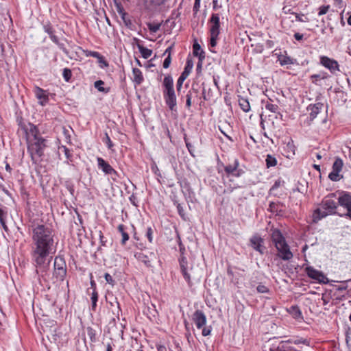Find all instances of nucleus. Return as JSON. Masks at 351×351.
Instances as JSON below:
<instances>
[{
    "label": "nucleus",
    "instance_id": "1",
    "mask_svg": "<svg viewBox=\"0 0 351 351\" xmlns=\"http://www.w3.org/2000/svg\"><path fill=\"white\" fill-rule=\"evenodd\" d=\"M30 227L32 232V257L37 267V274L43 277L49 264V261L46 263L47 258L56 252L53 235L51 229L44 224L33 222Z\"/></svg>",
    "mask_w": 351,
    "mask_h": 351
},
{
    "label": "nucleus",
    "instance_id": "2",
    "mask_svg": "<svg viewBox=\"0 0 351 351\" xmlns=\"http://www.w3.org/2000/svg\"><path fill=\"white\" fill-rule=\"evenodd\" d=\"M22 128L25 131L27 152L29 154L33 163L40 161L44 156L45 149L48 146V141L43 136L38 126L28 123L23 125Z\"/></svg>",
    "mask_w": 351,
    "mask_h": 351
},
{
    "label": "nucleus",
    "instance_id": "3",
    "mask_svg": "<svg viewBox=\"0 0 351 351\" xmlns=\"http://www.w3.org/2000/svg\"><path fill=\"white\" fill-rule=\"evenodd\" d=\"M336 197L335 193H330L326 196L322 201L321 208L315 209L313 213V222L317 223L323 218L329 215H335L337 213V203L333 199Z\"/></svg>",
    "mask_w": 351,
    "mask_h": 351
},
{
    "label": "nucleus",
    "instance_id": "4",
    "mask_svg": "<svg viewBox=\"0 0 351 351\" xmlns=\"http://www.w3.org/2000/svg\"><path fill=\"white\" fill-rule=\"evenodd\" d=\"M162 93L166 105L171 111L176 110L177 99L171 75H167L162 82Z\"/></svg>",
    "mask_w": 351,
    "mask_h": 351
},
{
    "label": "nucleus",
    "instance_id": "5",
    "mask_svg": "<svg viewBox=\"0 0 351 351\" xmlns=\"http://www.w3.org/2000/svg\"><path fill=\"white\" fill-rule=\"evenodd\" d=\"M66 275V264L64 258L61 256H57L54 258L53 280L54 282H62Z\"/></svg>",
    "mask_w": 351,
    "mask_h": 351
},
{
    "label": "nucleus",
    "instance_id": "6",
    "mask_svg": "<svg viewBox=\"0 0 351 351\" xmlns=\"http://www.w3.org/2000/svg\"><path fill=\"white\" fill-rule=\"evenodd\" d=\"M192 320L198 329H202V335L206 337L210 335L212 331L211 326H206V317L201 310H196L192 315Z\"/></svg>",
    "mask_w": 351,
    "mask_h": 351
},
{
    "label": "nucleus",
    "instance_id": "7",
    "mask_svg": "<svg viewBox=\"0 0 351 351\" xmlns=\"http://www.w3.org/2000/svg\"><path fill=\"white\" fill-rule=\"evenodd\" d=\"M134 256L138 261L142 262L147 267H152L153 264L156 263L158 258L156 252L150 251L147 249L136 252Z\"/></svg>",
    "mask_w": 351,
    "mask_h": 351
},
{
    "label": "nucleus",
    "instance_id": "8",
    "mask_svg": "<svg viewBox=\"0 0 351 351\" xmlns=\"http://www.w3.org/2000/svg\"><path fill=\"white\" fill-rule=\"evenodd\" d=\"M304 271L308 277L313 279L315 282L324 285L329 283L328 278L322 271H319L312 266H307Z\"/></svg>",
    "mask_w": 351,
    "mask_h": 351
},
{
    "label": "nucleus",
    "instance_id": "9",
    "mask_svg": "<svg viewBox=\"0 0 351 351\" xmlns=\"http://www.w3.org/2000/svg\"><path fill=\"white\" fill-rule=\"evenodd\" d=\"M338 204L346 210L344 216L351 220V193L348 191L340 192Z\"/></svg>",
    "mask_w": 351,
    "mask_h": 351
},
{
    "label": "nucleus",
    "instance_id": "10",
    "mask_svg": "<svg viewBox=\"0 0 351 351\" xmlns=\"http://www.w3.org/2000/svg\"><path fill=\"white\" fill-rule=\"evenodd\" d=\"M343 165V160L339 158H337L332 165V171L328 175L330 180L337 182L343 178V176L339 174L342 170Z\"/></svg>",
    "mask_w": 351,
    "mask_h": 351
},
{
    "label": "nucleus",
    "instance_id": "11",
    "mask_svg": "<svg viewBox=\"0 0 351 351\" xmlns=\"http://www.w3.org/2000/svg\"><path fill=\"white\" fill-rule=\"evenodd\" d=\"M320 64L328 69L332 74L336 73L337 71H339V64L338 62L327 56H322L320 57Z\"/></svg>",
    "mask_w": 351,
    "mask_h": 351
},
{
    "label": "nucleus",
    "instance_id": "12",
    "mask_svg": "<svg viewBox=\"0 0 351 351\" xmlns=\"http://www.w3.org/2000/svg\"><path fill=\"white\" fill-rule=\"evenodd\" d=\"M250 246L261 254L265 253L266 247L264 246V239L258 234H254L250 239Z\"/></svg>",
    "mask_w": 351,
    "mask_h": 351
},
{
    "label": "nucleus",
    "instance_id": "13",
    "mask_svg": "<svg viewBox=\"0 0 351 351\" xmlns=\"http://www.w3.org/2000/svg\"><path fill=\"white\" fill-rule=\"evenodd\" d=\"M278 251V256L283 261L291 260L293 254L290 250V247L287 242L275 247Z\"/></svg>",
    "mask_w": 351,
    "mask_h": 351
},
{
    "label": "nucleus",
    "instance_id": "14",
    "mask_svg": "<svg viewBox=\"0 0 351 351\" xmlns=\"http://www.w3.org/2000/svg\"><path fill=\"white\" fill-rule=\"evenodd\" d=\"M44 30L46 33H47L49 35V37L51 40L56 43L58 47L65 53L68 54L69 51L64 47V45L63 43H60L58 37L54 34V29L53 27L51 25V24H46L43 27Z\"/></svg>",
    "mask_w": 351,
    "mask_h": 351
},
{
    "label": "nucleus",
    "instance_id": "15",
    "mask_svg": "<svg viewBox=\"0 0 351 351\" xmlns=\"http://www.w3.org/2000/svg\"><path fill=\"white\" fill-rule=\"evenodd\" d=\"M192 68H193V63L190 60H188L186 62V65L184 69V71L181 73V75H180L179 78L177 80L176 90H177L178 93H180V91L182 88L183 82L189 76V73L191 71Z\"/></svg>",
    "mask_w": 351,
    "mask_h": 351
},
{
    "label": "nucleus",
    "instance_id": "16",
    "mask_svg": "<svg viewBox=\"0 0 351 351\" xmlns=\"http://www.w3.org/2000/svg\"><path fill=\"white\" fill-rule=\"evenodd\" d=\"M210 23V34L220 33V16L218 13L212 14L210 19L208 21Z\"/></svg>",
    "mask_w": 351,
    "mask_h": 351
},
{
    "label": "nucleus",
    "instance_id": "17",
    "mask_svg": "<svg viewBox=\"0 0 351 351\" xmlns=\"http://www.w3.org/2000/svg\"><path fill=\"white\" fill-rule=\"evenodd\" d=\"M98 168L101 169L105 174L117 175V171L112 167L101 157L97 158Z\"/></svg>",
    "mask_w": 351,
    "mask_h": 351
},
{
    "label": "nucleus",
    "instance_id": "18",
    "mask_svg": "<svg viewBox=\"0 0 351 351\" xmlns=\"http://www.w3.org/2000/svg\"><path fill=\"white\" fill-rule=\"evenodd\" d=\"M239 161L234 160L232 165H228L224 167V171L228 176L232 175L235 177H240L244 171L243 169H239Z\"/></svg>",
    "mask_w": 351,
    "mask_h": 351
},
{
    "label": "nucleus",
    "instance_id": "19",
    "mask_svg": "<svg viewBox=\"0 0 351 351\" xmlns=\"http://www.w3.org/2000/svg\"><path fill=\"white\" fill-rule=\"evenodd\" d=\"M179 263H180V271L181 273L185 279V280L187 282L189 287L192 286V283L191 281V275L188 272V262L186 260V258L181 256L179 258Z\"/></svg>",
    "mask_w": 351,
    "mask_h": 351
},
{
    "label": "nucleus",
    "instance_id": "20",
    "mask_svg": "<svg viewBox=\"0 0 351 351\" xmlns=\"http://www.w3.org/2000/svg\"><path fill=\"white\" fill-rule=\"evenodd\" d=\"M271 239L275 247L287 242L282 233L277 228L271 229Z\"/></svg>",
    "mask_w": 351,
    "mask_h": 351
},
{
    "label": "nucleus",
    "instance_id": "21",
    "mask_svg": "<svg viewBox=\"0 0 351 351\" xmlns=\"http://www.w3.org/2000/svg\"><path fill=\"white\" fill-rule=\"evenodd\" d=\"M34 94L36 98L39 100V104L45 106L49 101V95L47 92L43 88L36 86L34 88Z\"/></svg>",
    "mask_w": 351,
    "mask_h": 351
},
{
    "label": "nucleus",
    "instance_id": "22",
    "mask_svg": "<svg viewBox=\"0 0 351 351\" xmlns=\"http://www.w3.org/2000/svg\"><path fill=\"white\" fill-rule=\"evenodd\" d=\"M285 205L280 202H271L269 204L268 210L276 215H282L285 213Z\"/></svg>",
    "mask_w": 351,
    "mask_h": 351
},
{
    "label": "nucleus",
    "instance_id": "23",
    "mask_svg": "<svg viewBox=\"0 0 351 351\" xmlns=\"http://www.w3.org/2000/svg\"><path fill=\"white\" fill-rule=\"evenodd\" d=\"M323 107V104L318 102L315 104H311L307 107V110L309 111L311 120H313L317 115L319 113Z\"/></svg>",
    "mask_w": 351,
    "mask_h": 351
},
{
    "label": "nucleus",
    "instance_id": "24",
    "mask_svg": "<svg viewBox=\"0 0 351 351\" xmlns=\"http://www.w3.org/2000/svg\"><path fill=\"white\" fill-rule=\"evenodd\" d=\"M278 61L281 66L294 64L297 62L296 59H293L287 54H279L278 56Z\"/></svg>",
    "mask_w": 351,
    "mask_h": 351
},
{
    "label": "nucleus",
    "instance_id": "25",
    "mask_svg": "<svg viewBox=\"0 0 351 351\" xmlns=\"http://www.w3.org/2000/svg\"><path fill=\"white\" fill-rule=\"evenodd\" d=\"M262 104L264 105L265 109L269 110L271 112H277L279 110V107L277 104H272V100L268 98L267 100L263 99Z\"/></svg>",
    "mask_w": 351,
    "mask_h": 351
},
{
    "label": "nucleus",
    "instance_id": "26",
    "mask_svg": "<svg viewBox=\"0 0 351 351\" xmlns=\"http://www.w3.org/2000/svg\"><path fill=\"white\" fill-rule=\"evenodd\" d=\"M193 55L195 56H198L199 60L202 62V60L205 58L204 51L202 50L201 46L197 43H195L193 44Z\"/></svg>",
    "mask_w": 351,
    "mask_h": 351
},
{
    "label": "nucleus",
    "instance_id": "27",
    "mask_svg": "<svg viewBox=\"0 0 351 351\" xmlns=\"http://www.w3.org/2000/svg\"><path fill=\"white\" fill-rule=\"evenodd\" d=\"M133 73V81L137 84L140 85L143 82V76L141 70L138 68H134L132 70Z\"/></svg>",
    "mask_w": 351,
    "mask_h": 351
},
{
    "label": "nucleus",
    "instance_id": "28",
    "mask_svg": "<svg viewBox=\"0 0 351 351\" xmlns=\"http://www.w3.org/2000/svg\"><path fill=\"white\" fill-rule=\"evenodd\" d=\"M288 312L295 319L302 318V312L298 306H291L289 309Z\"/></svg>",
    "mask_w": 351,
    "mask_h": 351
},
{
    "label": "nucleus",
    "instance_id": "29",
    "mask_svg": "<svg viewBox=\"0 0 351 351\" xmlns=\"http://www.w3.org/2000/svg\"><path fill=\"white\" fill-rule=\"evenodd\" d=\"M137 47L143 58L148 59L152 56V50L145 47L141 44H137Z\"/></svg>",
    "mask_w": 351,
    "mask_h": 351
},
{
    "label": "nucleus",
    "instance_id": "30",
    "mask_svg": "<svg viewBox=\"0 0 351 351\" xmlns=\"http://www.w3.org/2000/svg\"><path fill=\"white\" fill-rule=\"evenodd\" d=\"M239 104L244 112H247L250 110V105L247 99L240 97L239 98Z\"/></svg>",
    "mask_w": 351,
    "mask_h": 351
},
{
    "label": "nucleus",
    "instance_id": "31",
    "mask_svg": "<svg viewBox=\"0 0 351 351\" xmlns=\"http://www.w3.org/2000/svg\"><path fill=\"white\" fill-rule=\"evenodd\" d=\"M118 230L122 235L121 243L124 245L129 239V234L125 232V227L123 224H119L118 226Z\"/></svg>",
    "mask_w": 351,
    "mask_h": 351
},
{
    "label": "nucleus",
    "instance_id": "32",
    "mask_svg": "<svg viewBox=\"0 0 351 351\" xmlns=\"http://www.w3.org/2000/svg\"><path fill=\"white\" fill-rule=\"evenodd\" d=\"M265 163L267 168L275 167L277 165V159L274 156L267 154L265 159Z\"/></svg>",
    "mask_w": 351,
    "mask_h": 351
},
{
    "label": "nucleus",
    "instance_id": "33",
    "mask_svg": "<svg viewBox=\"0 0 351 351\" xmlns=\"http://www.w3.org/2000/svg\"><path fill=\"white\" fill-rule=\"evenodd\" d=\"M59 150H62L67 159L66 163L70 164L71 162H73V155L71 153V151L69 148H67L66 146H61L59 147Z\"/></svg>",
    "mask_w": 351,
    "mask_h": 351
},
{
    "label": "nucleus",
    "instance_id": "34",
    "mask_svg": "<svg viewBox=\"0 0 351 351\" xmlns=\"http://www.w3.org/2000/svg\"><path fill=\"white\" fill-rule=\"evenodd\" d=\"M104 82L102 80H97L94 83V86L99 91L104 93H108L110 91V88L104 87Z\"/></svg>",
    "mask_w": 351,
    "mask_h": 351
},
{
    "label": "nucleus",
    "instance_id": "35",
    "mask_svg": "<svg viewBox=\"0 0 351 351\" xmlns=\"http://www.w3.org/2000/svg\"><path fill=\"white\" fill-rule=\"evenodd\" d=\"M87 335L89 337L91 342H95L96 339V331L91 327H87L86 328Z\"/></svg>",
    "mask_w": 351,
    "mask_h": 351
},
{
    "label": "nucleus",
    "instance_id": "36",
    "mask_svg": "<svg viewBox=\"0 0 351 351\" xmlns=\"http://www.w3.org/2000/svg\"><path fill=\"white\" fill-rule=\"evenodd\" d=\"M326 78V76L325 75V73L323 74H313L311 75L310 79L313 84H317V82L319 80H324Z\"/></svg>",
    "mask_w": 351,
    "mask_h": 351
},
{
    "label": "nucleus",
    "instance_id": "37",
    "mask_svg": "<svg viewBox=\"0 0 351 351\" xmlns=\"http://www.w3.org/2000/svg\"><path fill=\"white\" fill-rule=\"evenodd\" d=\"M62 75L66 82H69L72 77V72L71 69L64 68L62 71Z\"/></svg>",
    "mask_w": 351,
    "mask_h": 351
},
{
    "label": "nucleus",
    "instance_id": "38",
    "mask_svg": "<svg viewBox=\"0 0 351 351\" xmlns=\"http://www.w3.org/2000/svg\"><path fill=\"white\" fill-rule=\"evenodd\" d=\"M292 14L295 16V19L297 21L300 22H308L309 19L308 17L305 16L304 14H298L296 12H291Z\"/></svg>",
    "mask_w": 351,
    "mask_h": 351
},
{
    "label": "nucleus",
    "instance_id": "39",
    "mask_svg": "<svg viewBox=\"0 0 351 351\" xmlns=\"http://www.w3.org/2000/svg\"><path fill=\"white\" fill-rule=\"evenodd\" d=\"M103 142L105 143L109 149H112L114 144L110 140V136L108 133H105V136L103 138Z\"/></svg>",
    "mask_w": 351,
    "mask_h": 351
},
{
    "label": "nucleus",
    "instance_id": "40",
    "mask_svg": "<svg viewBox=\"0 0 351 351\" xmlns=\"http://www.w3.org/2000/svg\"><path fill=\"white\" fill-rule=\"evenodd\" d=\"M160 25H161L160 23H149L147 24V27H148L149 29L150 30V32H154V33H156L159 30Z\"/></svg>",
    "mask_w": 351,
    "mask_h": 351
},
{
    "label": "nucleus",
    "instance_id": "41",
    "mask_svg": "<svg viewBox=\"0 0 351 351\" xmlns=\"http://www.w3.org/2000/svg\"><path fill=\"white\" fill-rule=\"evenodd\" d=\"M219 34H210V45L212 47H215L217 45V40Z\"/></svg>",
    "mask_w": 351,
    "mask_h": 351
},
{
    "label": "nucleus",
    "instance_id": "42",
    "mask_svg": "<svg viewBox=\"0 0 351 351\" xmlns=\"http://www.w3.org/2000/svg\"><path fill=\"white\" fill-rule=\"evenodd\" d=\"M192 93L191 90L188 91L186 95V107L189 109L191 107Z\"/></svg>",
    "mask_w": 351,
    "mask_h": 351
},
{
    "label": "nucleus",
    "instance_id": "43",
    "mask_svg": "<svg viewBox=\"0 0 351 351\" xmlns=\"http://www.w3.org/2000/svg\"><path fill=\"white\" fill-rule=\"evenodd\" d=\"M153 229L151 227H148L146 230L145 236L147 238L149 243L153 241Z\"/></svg>",
    "mask_w": 351,
    "mask_h": 351
},
{
    "label": "nucleus",
    "instance_id": "44",
    "mask_svg": "<svg viewBox=\"0 0 351 351\" xmlns=\"http://www.w3.org/2000/svg\"><path fill=\"white\" fill-rule=\"evenodd\" d=\"M256 290L258 293H268L269 289L263 285H258L256 287Z\"/></svg>",
    "mask_w": 351,
    "mask_h": 351
},
{
    "label": "nucleus",
    "instance_id": "45",
    "mask_svg": "<svg viewBox=\"0 0 351 351\" xmlns=\"http://www.w3.org/2000/svg\"><path fill=\"white\" fill-rule=\"evenodd\" d=\"M329 8H330V5H329L321 6L319 8L318 15L321 16V15L326 14L327 12L328 11Z\"/></svg>",
    "mask_w": 351,
    "mask_h": 351
},
{
    "label": "nucleus",
    "instance_id": "46",
    "mask_svg": "<svg viewBox=\"0 0 351 351\" xmlns=\"http://www.w3.org/2000/svg\"><path fill=\"white\" fill-rule=\"evenodd\" d=\"M104 278L108 284L111 285L112 286L114 285L115 281L108 273H106L104 274Z\"/></svg>",
    "mask_w": 351,
    "mask_h": 351
},
{
    "label": "nucleus",
    "instance_id": "47",
    "mask_svg": "<svg viewBox=\"0 0 351 351\" xmlns=\"http://www.w3.org/2000/svg\"><path fill=\"white\" fill-rule=\"evenodd\" d=\"M99 63L101 64V67H107L108 66V62L104 59V58L100 55V58H97Z\"/></svg>",
    "mask_w": 351,
    "mask_h": 351
},
{
    "label": "nucleus",
    "instance_id": "48",
    "mask_svg": "<svg viewBox=\"0 0 351 351\" xmlns=\"http://www.w3.org/2000/svg\"><path fill=\"white\" fill-rule=\"evenodd\" d=\"M86 56H90L93 58H100V53L97 51H86Z\"/></svg>",
    "mask_w": 351,
    "mask_h": 351
},
{
    "label": "nucleus",
    "instance_id": "49",
    "mask_svg": "<svg viewBox=\"0 0 351 351\" xmlns=\"http://www.w3.org/2000/svg\"><path fill=\"white\" fill-rule=\"evenodd\" d=\"M171 56H167V57L165 59V60L163 62V64H162L163 67L165 69L169 68L171 64Z\"/></svg>",
    "mask_w": 351,
    "mask_h": 351
},
{
    "label": "nucleus",
    "instance_id": "50",
    "mask_svg": "<svg viewBox=\"0 0 351 351\" xmlns=\"http://www.w3.org/2000/svg\"><path fill=\"white\" fill-rule=\"evenodd\" d=\"M99 240L101 246L106 247L107 245V240L105 239V237L103 235L101 231H99Z\"/></svg>",
    "mask_w": 351,
    "mask_h": 351
},
{
    "label": "nucleus",
    "instance_id": "51",
    "mask_svg": "<svg viewBox=\"0 0 351 351\" xmlns=\"http://www.w3.org/2000/svg\"><path fill=\"white\" fill-rule=\"evenodd\" d=\"M173 46H174V44L173 43L169 47H168L167 48V49L165 51V52L163 53L162 56L167 55V56H171V51L173 48Z\"/></svg>",
    "mask_w": 351,
    "mask_h": 351
},
{
    "label": "nucleus",
    "instance_id": "52",
    "mask_svg": "<svg viewBox=\"0 0 351 351\" xmlns=\"http://www.w3.org/2000/svg\"><path fill=\"white\" fill-rule=\"evenodd\" d=\"M281 180H278L275 182V183L274 184V185L271 186V188L270 189V192H271L272 191H274L276 190V189H278L280 185H281Z\"/></svg>",
    "mask_w": 351,
    "mask_h": 351
},
{
    "label": "nucleus",
    "instance_id": "53",
    "mask_svg": "<svg viewBox=\"0 0 351 351\" xmlns=\"http://www.w3.org/2000/svg\"><path fill=\"white\" fill-rule=\"evenodd\" d=\"M90 300L91 301H98V292L97 290H93Z\"/></svg>",
    "mask_w": 351,
    "mask_h": 351
},
{
    "label": "nucleus",
    "instance_id": "54",
    "mask_svg": "<svg viewBox=\"0 0 351 351\" xmlns=\"http://www.w3.org/2000/svg\"><path fill=\"white\" fill-rule=\"evenodd\" d=\"M118 12L122 15V19L124 20L125 23H127V21L125 19V16L126 13L123 11V8L121 5H118Z\"/></svg>",
    "mask_w": 351,
    "mask_h": 351
},
{
    "label": "nucleus",
    "instance_id": "55",
    "mask_svg": "<svg viewBox=\"0 0 351 351\" xmlns=\"http://www.w3.org/2000/svg\"><path fill=\"white\" fill-rule=\"evenodd\" d=\"M200 1L201 0H195L194 5H193V11L197 12L200 8Z\"/></svg>",
    "mask_w": 351,
    "mask_h": 351
},
{
    "label": "nucleus",
    "instance_id": "56",
    "mask_svg": "<svg viewBox=\"0 0 351 351\" xmlns=\"http://www.w3.org/2000/svg\"><path fill=\"white\" fill-rule=\"evenodd\" d=\"M177 210H178V212L179 215H180V217L182 218H184V208L180 204H178L177 206Z\"/></svg>",
    "mask_w": 351,
    "mask_h": 351
},
{
    "label": "nucleus",
    "instance_id": "57",
    "mask_svg": "<svg viewBox=\"0 0 351 351\" xmlns=\"http://www.w3.org/2000/svg\"><path fill=\"white\" fill-rule=\"evenodd\" d=\"M221 5L218 4L217 0H213V9L214 10H217L219 8H221Z\"/></svg>",
    "mask_w": 351,
    "mask_h": 351
},
{
    "label": "nucleus",
    "instance_id": "58",
    "mask_svg": "<svg viewBox=\"0 0 351 351\" xmlns=\"http://www.w3.org/2000/svg\"><path fill=\"white\" fill-rule=\"evenodd\" d=\"M294 38L296 40H298V41H300L303 39V34H300L298 32L297 33H295L294 35Z\"/></svg>",
    "mask_w": 351,
    "mask_h": 351
},
{
    "label": "nucleus",
    "instance_id": "59",
    "mask_svg": "<svg viewBox=\"0 0 351 351\" xmlns=\"http://www.w3.org/2000/svg\"><path fill=\"white\" fill-rule=\"evenodd\" d=\"M6 215L7 213L0 208V221L4 219L6 217Z\"/></svg>",
    "mask_w": 351,
    "mask_h": 351
},
{
    "label": "nucleus",
    "instance_id": "60",
    "mask_svg": "<svg viewBox=\"0 0 351 351\" xmlns=\"http://www.w3.org/2000/svg\"><path fill=\"white\" fill-rule=\"evenodd\" d=\"M66 189L69 191V192L73 195L74 193L73 186L71 184H66Z\"/></svg>",
    "mask_w": 351,
    "mask_h": 351
},
{
    "label": "nucleus",
    "instance_id": "61",
    "mask_svg": "<svg viewBox=\"0 0 351 351\" xmlns=\"http://www.w3.org/2000/svg\"><path fill=\"white\" fill-rule=\"evenodd\" d=\"M261 127L263 130H265V119L263 118V114H261V123H260Z\"/></svg>",
    "mask_w": 351,
    "mask_h": 351
},
{
    "label": "nucleus",
    "instance_id": "62",
    "mask_svg": "<svg viewBox=\"0 0 351 351\" xmlns=\"http://www.w3.org/2000/svg\"><path fill=\"white\" fill-rule=\"evenodd\" d=\"M157 350L158 351H167V348L163 345H158Z\"/></svg>",
    "mask_w": 351,
    "mask_h": 351
},
{
    "label": "nucleus",
    "instance_id": "63",
    "mask_svg": "<svg viewBox=\"0 0 351 351\" xmlns=\"http://www.w3.org/2000/svg\"><path fill=\"white\" fill-rule=\"evenodd\" d=\"M0 223L3 227V228L5 230V231H8V228L5 224V219H2L1 221H0Z\"/></svg>",
    "mask_w": 351,
    "mask_h": 351
},
{
    "label": "nucleus",
    "instance_id": "64",
    "mask_svg": "<svg viewBox=\"0 0 351 351\" xmlns=\"http://www.w3.org/2000/svg\"><path fill=\"white\" fill-rule=\"evenodd\" d=\"M136 197L134 195H132L130 197V201L131 202V203L134 205V206H136V203H135V200H136Z\"/></svg>",
    "mask_w": 351,
    "mask_h": 351
}]
</instances>
